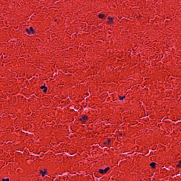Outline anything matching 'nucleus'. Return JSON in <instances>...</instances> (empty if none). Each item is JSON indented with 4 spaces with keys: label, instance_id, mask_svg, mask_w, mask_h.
<instances>
[{
    "label": "nucleus",
    "instance_id": "20e7f679",
    "mask_svg": "<svg viewBox=\"0 0 181 181\" xmlns=\"http://www.w3.org/2000/svg\"><path fill=\"white\" fill-rule=\"evenodd\" d=\"M41 90H43V93H47V87L45 85L40 87Z\"/></svg>",
    "mask_w": 181,
    "mask_h": 181
},
{
    "label": "nucleus",
    "instance_id": "f8f14e48",
    "mask_svg": "<svg viewBox=\"0 0 181 181\" xmlns=\"http://www.w3.org/2000/svg\"><path fill=\"white\" fill-rule=\"evenodd\" d=\"M6 181H9V178H7L5 180Z\"/></svg>",
    "mask_w": 181,
    "mask_h": 181
},
{
    "label": "nucleus",
    "instance_id": "f03ea898",
    "mask_svg": "<svg viewBox=\"0 0 181 181\" xmlns=\"http://www.w3.org/2000/svg\"><path fill=\"white\" fill-rule=\"evenodd\" d=\"M108 170H110V167L106 168L105 170L100 169L99 173H100V175H105V173H107Z\"/></svg>",
    "mask_w": 181,
    "mask_h": 181
},
{
    "label": "nucleus",
    "instance_id": "423d86ee",
    "mask_svg": "<svg viewBox=\"0 0 181 181\" xmlns=\"http://www.w3.org/2000/svg\"><path fill=\"white\" fill-rule=\"evenodd\" d=\"M150 166L153 168V169H155L156 166V163H151L150 164Z\"/></svg>",
    "mask_w": 181,
    "mask_h": 181
},
{
    "label": "nucleus",
    "instance_id": "9b49d317",
    "mask_svg": "<svg viewBox=\"0 0 181 181\" xmlns=\"http://www.w3.org/2000/svg\"><path fill=\"white\" fill-rule=\"evenodd\" d=\"M177 168H180V164L177 165Z\"/></svg>",
    "mask_w": 181,
    "mask_h": 181
},
{
    "label": "nucleus",
    "instance_id": "9d476101",
    "mask_svg": "<svg viewBox=\"0 0 181 181\" xmlns=\"http://www.w3.org/2000/svg\"><path fill=\"white\" fill-rule=\"evenodd\" d=\"M110 142H111V139H107V144H110Z\"/></svg>",
    "mask_w": 181,
    "mask_h": 181
},
{
    "label": "nucleus",
    "instance_id": "6e6552de",
    "mask_svg": "<svg viewBox=\"0 0 181 181\" xmlns=\"http://www.w3.org/2000/svg\"><path fill=\"white\" fill-rule=\"evenodd\" d=\"M107 19H109L108 23H113L114 22L112 21V18L108 17Z\"/></svg>",
    "mask_w": 181,
    "mask_h": 181
},
{
    "label": "nucleus",
    "instance_id": "f257e3e1",
    "mask_svg": "<svg viewBox=\"0 0 181 181\" xmlns=\"http://www.w3.org/2000/svg\"><path fill=\"white\" fill-rule=\"evenodd\" d=\"M28 35H34L35 34V30L33 27H30L29 28L25 29Z\"/></svg>",
    "mask_w": 181,
    "mask_h": 181
},
{
    "label": "nucleus",
    "instance_id": "ddd939ff",
    "mask_svg": "<svg viewBox=\"0 0 181 181\" xmlns=\"http://www.w3.org/2000/svg\"><path fill=\"white\" fill-rule=\"evenodd\" d=\"M1 181H6L5 179H2V180Z\"/></svg>",
    "mask_w": 181,
    "mask_h": 181
},
{
    "label": "nucleus",
    "instance_id": "1a4fd4ad",
    "mask_svg": "<svg viewBox=\"0 0 181 181\" xmlns=\"http://www.w3.org/2000/svg\"><path fill=\"white\" fill-rule=\"evenodd\" d=\"M119 100H121V101H122V100H124V98H125V96H119Z\"/></svg>",
    "mask_w": 181,
    "mask_h": 181
},
{
    "label": "nucleus",
    "instance_id": "7ed1b4c3",
    "mask_svg": "<svg viewBox=\"0 0 181 181\" xmlns=\"http://www.w3.org/2000/svg\"><path fill=\"white\" fill-rule=\"evenodd\" d=\"M88 119V117L86 115L82 116V117L80 119V121L84 124Z\"/></svg>",
    "mask_w": 181,
    "mask_h": 181
},
{
    "label": "nucleus",
    "instance_id": "39448f33",
    "mask_svg": "<svg viewBox=\"0 0 181 181\" xmlns=\"http://www.w3.org/2000/svg\"><path fill=\"white\" fill-rule=\"evenodd\" d=\"M40 173L42 175V177H45V175H46V173H47V171L40 170Z\"/></svg>",
    "mask_w": 181,
    "mask_h": 181
},
{
    "label": "nucleus",
    "instance_id": "4468645a",
    "mask_svg": "<svg viewBox=\"0 0 181 181\" xmlns=\"http://www.w3.org/2000/svg\"><path fill=\"white\" fill-rule=\"evenodd\" d=\"M180 162V163H181V160L180 161H179Z\"/></svg>",
    "mask_w": 181,
    "mask_h": 181
},
{
    "label": "nucleus",
    "instance_id": "0eeeda50",
    "mask_svg": "<svg viewBox=\"0 0 181 181\" xmlns=\"http://www.w3.org/2000/svg\"><path fill=\"white\" fill-rule=\"evenodd\" d=\"M98 16L100 19H104V18H105V15L104 14H98Z\"/></svg>",
    "mask_w": 181,
    "mask_h": 181
}]
</instances>
